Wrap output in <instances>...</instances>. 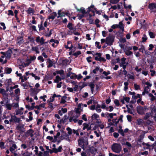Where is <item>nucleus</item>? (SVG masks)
<instances>
[{
    "label": "nucleus",
    "instance_id": "45",
    "mask_svg": "<svg viewBox=\"0 0 156 156\" xmlns=\"http://www.w3.org/2000/svg\"><path fill=\"white\" fill-rule=\"evenodd\" d=\"M119 0H110V2L112 4H116L119 2Z\"/></svg>",
    "mask_w": 156,
    "mask_h": 156
},
{
    "label": "nucleus",
    "instance_id": "41",
    "mask_svg": "<svg viewBox=\"0 0 156 156\" xmlns=\"http://www.w3.org/2000/svg\"><path fill=\"white\" fill-rule=\"evenodd\" d=\"M142 42H145L146 41V40H147V36L145 34H144L143 35V36L142 38Z\"/></svg>",
    "mask_w": 156,
    "mask_h": 156
},
{
    "label": "nucleus",
    "instance_id": "40",
    "mask_svg": "<svg viewBox=\"0 0 156 156\" xmlns=\"http://www.w3.org/2000/svg\"><path fill=\"white\" fill-rule=\"evenodd\" d=\"M149 35L151 38H153L155 37V35H154V33L152 32H149Z\"/></svg>",
    "mask_w": 156,
    "mask_h": 156
},
{
    "label": "nucleus",
    "instance_id": "33",
    "mask_svg": "<svg viewBox=\"0 0 156 156\" xmlns=\"http://www.w3.org/2000/svg\"><path fill=\"white\" fill-rule=\"evenodd\" d=\"M129 83L128 82H125L124 83L125 87H124V90L125 91H126L128 89V85Z\"/></svg>",
    "mask_w": 156,
    "mask_h": 156
},
{
    "label": "nucleus",
    "instance_id": "18",
    "mask_svg": "<svg viewBox=\"0 0 156 156\" xmlns=\"http://www.w3.org/2000/svg\"><path fill=\"white\" fill-rule=\"evenodd\" d=\"M124 52H125L126 55L127 56L131 55L133 54V52L129 50L125 49Z\"/></svg>",
    "mask_w": 156,
    "mask_h": 156
},
{
    "label": "nucleus",
    "instance_id": "43",
    "mask_svg": "<svg viewBox=\"0 0 156 156\" xmlns=\"http://www.w3.org/2000/svg\"><path fill=\"white\" fill-rule=\"evenodd\" d=\"M83 130H85L86 129H87L88 127L89 126L88 124L85 123H84L83 124Z\"/></svg>",
    "mask_w": 156,
    "mask_h": 156
},
{
    "label": "nucleus",
    "instance_id": "35",
    "mask_svg": "<svg viewBox=\"0 0 156 156\" xmlns=\"http://www.w3.org/2000/svg\"><path fill=\"white\" fill-rule=\"evenodd\" d=\"M118 133H119L122 136H125L124 132L122 129H119L118 130Z\"/></svg>",
    "mask_w": 156,
    "mask_h": 156
},
{
    "label": "nucleus",
    "instance_id": "22",
    "mask_svg": "<svg viewBox=\"0 0 156 156\" xmlns=\"http://www.w3.org/2000/svg\"><path fill=\"white\" fill-rule=\"evenodd\" d=\"M62 145L59 146L58 149L55 148L56 154L58 152H60L62 151Z\"/></svg>",
    "mask_w": 156,
    "mask_h": 156
},
{
    "label": "nucleus",
    "instance_id": "32",
    "mask_svg": "<svg viewBox=\"0 0 156 156\" xmlns=\"http://www.w3.org/2000/svg\"><path fill=\"white\" fill-rule=\"evenodd\" d=\"M123 0L124 1V8L125 9H127L128 8H129V9H131V5H129L128 6H126V4L125 2L126 0Z\"/></svg>",
    "mask_w": 156,
    "mask_h": 156
},
{
    "label": "nucleus",
    "instance_id": "55",
    "mask_svg": "<svg viewBox=\"0 0 156 156\" xmlns=\"http://www.w3.org/2000/svg\"><path fill=\"white\" fill-rule=\"evenodd\" d=\"M101 107L102 109H105L106 110H108V108L106 107L105 103L103 104L101 106Z\"/></svg>",
    "mask_w": 156,
    "mask_h": 156
},
{
    "label": "nucleus",
    "instance_id": "1",
    "mask_svg": "<svg viewBox=\"0 0 156 156\" xmlns=\"http://www.w3.org/2000/svg\"><path fill=\"white\" fill-rule=\"evenodd\" d=\"M112 149L113 151L118 153L121 150L122 147L119 144L115 143L112 146Z\"/></svg>",
    "mask_w": 156,
    "mask_h": 156
},
{
    "label": "nucleus",
    "instance_id": "61",
    "mask_svg": "<svg viewBox=\"0 0 156 156\" xmlns=\"http://www.w3.org/2000/svg\"><path fill=\"white\" fill-rule=\"evenodd\" d=\"M84 14H78L77 15V16L78 17V19L80 20L81 19H82V18H83L84 16Z\"/></svg>",
    "mask_w": 156,
    "mask_h": 156
},
{
    "label": "nucleus",
    "instance_id": "15",
    "mask_svg": "<svg viewBox=\"0 0 156 156\" xmlns=\"http://www.w3.org/2000/svg\"><path fill=\"white\" fill-rule=\"evenodd\" d=\"M53 76L51 74L49 75L48 76L46 75L45 76V79L46 80H51L53 78Z\"/></svg>",
    "mask_w": 156,
    "mask_h": 156
},
{
    "label": "nucleus",
    "instance_id": "19",
    "mask_svg": "<svg viewBox=\"0 0 156 156\" xmlns=\"http://www.w3.org/2000/svg\"><path fill=\"white\" fill-rule=\"evenodd\" d=\"M16 129L18 130H19L21 133H23L24 130H23V127L20 125H18L16 127Z\"/></svg>",
    "mask_w": 156,
    "mask_h": 156
},
{
    "label": "nucleus",
    "instance_id": "2",
    "mask_svg": "<svg viewBox=\"0 0 156 156\" xmlns=\"http://www.w3.org/2000/svg\"><path fill=\"white\" fill-rule=\"evenodd\" d=\"M93 56L95 55H98V56H95L94 57V59L96 61H99L100 62L103 61L105 62L106 61V59L103 57H101V54L100 53H96L94 54H93Z\"/></svg>",
    "mask_w": 156,
    "mask_h": 156
},
{
    "label": "nucleus",
    "instance_id": "21",
    "mask_svg": "<svg viewBox=\"0 0 156 156\" xmlns=\"http://www.w3.org/2000/svg\"><path fill=\"white\" fill-rule=\"evenodd\" d=\"M5 71L7 74H10L12 71V69L11 68L7 67L5 69Z\"/></svg>",
    "mask_w": 156,
    "mask_h": 156
},
{
    "label": "nucleus",
    "instance_id": "48",
    "mask_svg": "<svg viewBox=\"0 0 156 156\" xmlns=\"http://www.w3.org/2000/svg\"><path fill=\"white\" fill-rule=\"evenodd\" d=\"M150 117V115L149 113H147L144 118L145 120H148V118Z\"/></svg>",
    "mask_w": 156,
    "mask_h": 156
},
{
    "label": "nucleus",
    "instance_id": "12",
    "mask_svg": "<svg viewBox=\"0 0 156 156\" xmlns=\"http://www.w3.org/2000/svg\"><path fill=\"white\" fill-rule=\"evenodd\" d=\"M17 148V146L15 144H12V146L9 147V150L12 153H13L15 149Z\"/></svg>",
    "mask_w": 156,
    "mask_h": 156
},
{
    "label": "nucleus",
    "instance_id": "27",
    "mask_svg": "<svg viewBox=\"0 0 156 156\" xmlns=\"http://www.w3.org/2000/svg\"><path fill=\"white\" fill-rule=\"evenodd\" d=\"M34 131L32 129H30L28 130L26 132V134L27 136H29V135L31 133H33Z\"/></svg>",
    "mask_w": 156,
    "mask_h": 156
},
{
    "label": "nucleus",
    "instance_id": "39",
    "mask_svg": "<svg viewBox=\"0 0 156 156\" xmlns=\"http://www.w3.org/2000/svg\"><path fill=\"white\" fill-rule=\"evenodd\" d=\"M66 129L68 131V133L69 135H71L72 134V130L70 127H68Z\"/></svg>",
    "mask_w": 156,
    "mask_h": 156
},
{
    "label": "nucleus",
    "instance_id": "44",
    "mask_svg": "<svg viewBox=\"0 0 156 156\" xmlns=\"http://www.w3.org/2000/svg\"><path fill=\"white\" fill-rule=\"evenodd\" d=\"M23 37H21V40H18V41L17 42V44H18L19 45H20L23 43Z\"/></svg>",
    "mask_w": 156,
    "mask_h": 156
},
{
    "label": "nucleus",
    "instance_id": "51",
    "mask_svg": "<svg viewBox=\"0 0 156 156\" xmlns=\"http://www.w3.org/2000/svg\"><path fill=\"white\" fill-rule=\"evenodd\" d=\"M38 27L39 28V30L40 31L44 30L45 29L44 27H43V25L42 24L38 25Z\"/></svg>",
    "mask_w": 156,
    "mask_h": 156
},
{
    "label": "nucleus",
    "instance_id": "5",
    "mask_svg": "<svg viewBox=\"0 0 156 156\" xmlns=\"http://www.w3.org/2000/svg\"><path fill=\"white\" fill-rule=\"evenodd\" d=\"M147 108L146 106H144V108L141 106H137V111L139 114L143 115L144 114V111Z\"/></svg>",
    "mask_w": 156,
    "mask_h": 156
},
{
    "label": "nucleus",
    "instance_id": "13",
    "mask_svg": "<svg viewBox=\"0 0 156 156\" xmlns=\"http://www.w3.org/2000/svg\"><path fill=\"white\" fill-rule=\"evenodd\" d=\"M12 53V51L11 49H9L6 52V57H8L9 58L11 57V54Z\"/></svg>",
    "mask_w": 156,
    "mask_h": 156
},
{
    "label": "nucleus",
    "instance_id": "56",
    "mask_svg": "<svg viewBox=\"0 0 156 156\" xmlns=\"http://www.w3.org/2000/svg\"><path fill=\"white\" fill-rule=\"evenodd\" d=\"M138 124L139 125H141L143 122V120L142 119H139L137 120Z\"/></svg>",
    "mask_w": 156,
    "mask_h": 156
},
{
    "label": "nucleus",
    "instance_id": "49",
    "mask_svg": "<svg viewBox=\"0 0 156 156\" xmlns=\"http://www.w3.org/2000/svg\"><path fill=\"white\" fill-rule=\"evenodd\" d=\"M87 86V84L86 83L84 82L83 83L82 85H80L79 87L80 89H81L82 88H83L84 87L86 86Z\"/></svg>",
    "mask_w": 156,
    "mask_h": 156
},
{
    "label": "nucleus",
    "instance_id": "47",
    "mask_svg": "<svg viewBox=\"0 0 156 156\" xmlns=\"http://www.w3.org/2000/svg\"><path fill=\"white\" fill-rule=\"evenodd\" d=\"M95 44L96 45V47L98 49H100L101 48V45H99L100 42L98 41H96L95 43Z\"/></svg>",
    "mask_w": 156,
    "mask_h": 156
},
{
    "label": "nucleus",
    "instance_id": "30",
    "mask_svg": "<svg viewBox=\"0 0 156 156\" xmlns=\"http://www.w3.org/2000/svg\"><path fill=\"white\" fill-rule=\"evenodd\" d=\"M81 54V51H77L76 52H75L73 54V55L77 57L78 56Z\"/></svg>",
    "mask_w": 156,
    "mask_h": 156
},
{
    "label": "nucleus",
    "instance_id": "31",
    "mask_svg": "<svg viewBox=\"0 0 156 156\" xmlns=\"http://www.w3.org/2000/svg\"><path fill=\"white\" fill-rule=\"evenodd\" d=\"M73 24L71 23H69L67 25V27L69 28V30H72L73 29Z\"/></svg>",
    "mask_w": 156,
    "mask_h": 156
},
{
    "label": "nucleus",
    "instance_id": "28",
    "mask_svg": "<svg viewBox=\"0 0 156 156\" xmlns=\"http://www.w3.org/2000/svg\"><path fill=\"white\" fill-rule=\"evenodd\" d=\"M56 72L57 74H60L61 75H64V71L63 70H57L56 71Z\"/></svg>",
    "mask_w": 156,
    "mask_h": 156
},
{
    "label": "nucleus",
    "instance_id": "46",
    "mask_svg": "<svg viewBox=\"0 0 156 156\" xmlns=\"http://www.w3.org/2000/svg\"><path fill=\"white\" fill-rule=\"evenodd\" d=\"M123 116V115H121L119 117V118L118 119V120L117 121L116 123H118L119 121H120L121 122H122V118Z\"/></svg>",
    "mask_w": 156,
    "mask_h": 156
},
{
    "label": "nucleus",
    "instance_id": "34",
    "mask_svg": "<svg viewBox=\"0 0 156 156\" xmlns=\"http://www.w3.org/2000/svg\"><path fill=\"white\" fill-rule=\"evenodd\" d=\"M33 51H36V53H39V52L38 50V48L37 47H33L32 48Z\"/></svg>",
    "mask_w": 156,
    "mask_h": 156
},
{
    "label": "nucleus",
    "instance_id": "25",
    "mask_svg": "<svg viewBox=\"0 0 156 156\" xmlns=\"http://www.w3.org/2000/svg\"><path fill=\"white\" fill-rule=\"evenodd\" d=\"M97 149L95 148L93 146H92V149L90 152L92 154H95L97 151Z\"/></svg>",
    "mask_w": 156,
    "mask_h": 156
},
{
    "label": "nucleus",
    "instance_id": "8",
    "mask_svg": "<svg viewBox=\"0 0 156 156\" xmlns=\"http://www.w3.org/2000/svg\"><path fill=\"white\" fill-rule=\"evenodd\" d=\"M148 8L152 10L154 9H156V3H150L148 5Z\"/></svg>",
    "mask_w": 156,
    "mask_h": 156
},
{
    "label": "nucleus",
    "instance_id": "37",
    "mask_svg": "<svg viewBox=\"0 0 156 156\" xmlns=\"http://www.w3.org/2000/svg\"><path fill=\"white\" fill-rule=\"evenodd\" d=\"M140 94H136V96L135 95H133L132 96V98L133 99H137V98H140Z\"/></svg>",
    "mask_w": 156,
    "mask_h": 156
},
{
    "label": "nucleus",
    "instance_id": "60",
    "mask_svg": "<svg viewBox=\"0 0 156 156\" xmlns=\"http://www.w3.org/2000/svg\"><path fill=\"white\" fill-rule=\"evenodd\" d=\"M99 68L98 67H96L95 69L93 70V72L94 74L96 73V71H98L99 70Z\"/></svg>",
    "mask_w": 156,
    "mask_h": 156
},
{
    "label": "nucleus",
    "instance_id": "57",
    "mask_svg": "<svg viewBox=\"0 0 156 156\" xmlns=\"http://www.w3.org/2000/svg\"><path fill=\"white\" fill-rule=\"evenodd\" d=\"M72 75L70 76V78L71 79H76L77 78V75L74 73V74H72Z\"/></svg>",
    "mask_w": 156,
    "mask_h": 156
},
{
    "label": "nucleus",
    "instance_id": "16",
    "mask_svg": "<svg viewBox=\"0 0 156 156\" xmlns=\"http://www.w3.org/2000/svg\"><path fill=\"white\" fill-rule=\"evenodd\" d=\"M48 61L47 62L48 63V65H47V67L48 68H50L53 66V62L50 58H48Z\"/></svg>",
    "mask_w": 156,
    "mask_h": 156
},
{
    "label": "nucleus",
    "instance_id": "36",
    "mask_svg": "<svg viewBox=\"0 0 156 156\" xmlns=\"http://www.w3.org/2000/svg\"><path fill=\"white\" fill-rule=\"evenodd\" d=\"M117 120V118L115 119H113L112 120V121L114 123V126L115 127L117 126V124L118 123H116L117 121H116V120Z\"/></svg>",
    "mask_w": 156,
    "mask_h": 156
},
{
    "label": "nucleus",
    "instance_id": "54",
    "mask_svg": "<svg viewBox=\"0 0 156 156\" xmlns=\"http://www.w3.org/2000/svg\"><path fill=\"white\" fill-rule=\"evenodd\" d=\"M150 72L151 73V76H154V75L155 74L156 72L154 70L152 69H150Z\"/></svg>",
    "mask_w": 156,
    "mask_h": 156
},
{
    "label": "nucleus",
    "instance_id": "7",
    "mask_svg": "<svg viewBox=\"0 0 156 156\" xmlns=\"http://www.w3.org/2000/svg\"><path fill=\"white\" fill-rule=\"evenodd\" d=\"M20 119L17 118L15 115H11V119L9 120L10 122H14L19 123L21 121Z\"/></svg>",
    "mask_w": 156,
    "mask_h": 156
},
{
    "label": "nucleus",
    "instance_id": "17",
    "mask_svg": "<svg viewBox=\"0 0 156 156\" xmlns=\"http://www.w3.org/2000/svg\"><path fill=\"white\" fill-rule=\"evenodd\" d=\"M28 14H30L31 13L34 14V10L31 8L29 7L26 11Z\"/></svg>",
    "mask_w": 156,
    "mask_h": 156
},
{
    "label": "nucleus",
    "instance_id": "59",
    "mask_svg": "<svg viewBox=\"0 0 156 156\" xmlns=\"http://www.w3.org/2000/svg\"><path fill=\"white\" fill-rule=\"evenodd\" d=\"M129 122H131L132 120V117L131 115H128L126 116Z\"/></svg>",
    "mask_w": 156,
    "mask_h": 156
},
{
    "label": "nucleus",
    "instance_id": "58",
    "mask_svg": "<svg viewBox=\"0 0 156 156\" xmlns=\"http://www.w3.org/2000/svg\"><path fill=\"white\" fill-rule=\"evenodd\" d=\"M107 114L108 115V116L110 118V119H112L113 118V115L112 113H109L107 112L105 113V115H107Z\"/></svg>",
    "mask_w": 156,
    "mask_h": 156
},
{
    "label": "nucleus",
    "instance_id": "29",
    "mask_svg": "<svg viewBox=\"0 0 156 156\" xmlns=\"http://www.w3.org/2000/svg\"><path fill=\"white\" fill-rule=\"evenodd\" d=\"M142 144L144 145V147H146L145 148L147 149H149L150 147V145L148 143H146L144 142L142 143Z\"/></svg>",
    "mask_w": 156,
    "mask_h": 156
},
{
    "label": "nucleus",
    "instance_id": "6",
    "mask_svg": "<svg viewBox=\"0 0 156 156\" xmlns=\"http://www.w3.org/2000/svg\"><path fill=\"white\" fill-rule=\"evenodd\" d=\"M114 41V38L111 36H109L106 38L105 43L108 45H112Z\"/></svg>",
    "mask_w": 156,
    "mask_h": 156
},
{
    "label": "nucleus",
    "instance_id": "52",
    "mask_svg": "<svg viewBox=\"0 0 156 156\" xmlns=\"http://www.w3.org/2000/svg\"><path fill=\"white\" fill-rule=\"evenodd\" d=\"M126 58H125L124 57L122 58H121V63H122V64L123 65V64H125L126 63Z\"/></svg>",
    "mask_w": 156,
    "mask_h": 156
},
{
    "label": "nucleus",
    "instance_id": "50",
    "mask_svg": "<svg viewBox=\"0 0 156 156\" xmlns=\"http://www.w3.org/2000/svg\"><path fill=\"white\" fill-rule=\"evenodd\" d=\"M37 59L38 60L41 61L42 62H43L44 60L42 56L41 55L39 56L38 57Z\"/></svg>",
    "mask_w": 156,
    "mask_h": 156
},
{
    "label": "nucleus",
    "instance_id": "42",
    "mask_svg": "<svg viewBox=\"0 0 156 156\" xmlns=\"http://www.w3.org/2000/svg\"><path fill=\"white\" fill-rule=\"evenodd\" d=\"M0 147L1 149H3L5 148V143L3 142H0Z\"/></svg>",
    "mask_w": 156,
    "mask_h": 156
},
{
    "label": "nucleus",
    "instance_id": "4",
    "mask_svg": "<svg viewBox=\"0 0 156 156\" xmlns=\"http://www.w3.org/2000/svg\"><path fill=\"white\" fill-rule=\"evenodd\" d=\"M78 145L82 149H84V143H85L86 145L88 144V142L87 141L86 142H85V140L83 137L78 139Z\"/></svg>",
    "mask_w": 156,
    "mask_h": 156
},
{
    "label": "nucleus",
    "instance_id": "9",
    "mask_svg": "<svg viewBox=\"0 0 156 156\" xmlns=\"http://www.w3.org/2000/svg\"><path fill=\"white\" fill-rule=\"evenodd\" d=\"M30 90L31 92L30 94L31 96L36 95L38 92V91H37V89L35 88H31L30 89Z\"/></svg>",
    "mask_w": 156,
    "mask_h": 156
},
{
    "label": "nucleus",
    "instance_id": "38",
    "mask_svg": "<svg viewBox=\"0 0 156 156\" xmlns=\"http://www.w3.org/2000/svg\"><path fill=\"white\" fill-rule=\"evenodd\" d=\"M6 107L7 108V109L9 110H10L11 109V108L12 107V105L11 104H7L5 105Z\"/></svg>",
    "mask_w": 156,
    "mask_h": 156
},
{
    "label": "nucleus",
    "instance_id": "63",
    "mask_svg": "<svg viewBox=\"0 0 156 156\" xmlns=\"http://www.w3.org/2000/svg\"><path fill=\"white\" fill-rule=\"evenodd\" d=\"M48 108H50L51 109H53V104L51 103H49L48 104Z\"/></svg>",
    "mask_w": 156,
    "mask_h": 156
},
{
    "label": "nucleus",
    "instance_id": "23",
    "mask_svg": "<svg viewBox=\"0 0 156 156\" xmlns=\"http://www.w3.org/2000/svg\"><path fill=\"white\" fill-rule=\"evenodd\" d=\"M62 80V78L58 75L56 76L55 79V82L57 83H59V81Z\"/></svg>",
    "mask_w": 156,
    "mask_h": 156
},
{
    "label": "nucleus",
    "instance_id": "10",
    "mask_svg": "<svg viewBox=\"0 0 156 156\" xmlns=\"http://www.w3.org/2000/svg\"><path fill=\"white\" fill-rule=\"evenodd\" d=\"M57 16V14L56 12H54L50 14V15L48 17V19H52L53 20Z\"/></svg>",
    "mask_w": 156,
    "mask_h": 156
},
{
    "label": "nucleus",
    "instance_id": "26",
    "mask_svg": "<svg viewBox=\"0 0 156 156\" xmlns=\"http://www.w3.org/2000/svg\"><path fill=\"white\" fill-rule=\"evenodd\" d=\"M99 115L96 113H94L91 116V119H97V118H99Z\"/></svg>",
    "mask_w": 156,
    "mask_h": 156
},
{
    "label": "nucleus",
    "instance_id": "20",
    "mask_svg": "<svg viewBox=\"0 0 156 156\" xmlns=\"http://www.w3.org/2000/svg\"><path fill=\"white\" fill-rule=\"evenodd\" d=\"M118 26L119 28L122 31H124V26L123 25V23L122 21H121L119 22Z\"/></svg>",
    "mask_w": 156,
    "mask_h": 156
},
{
    "label": "nucleus",
    "instance_id": "62",
    "mask_svg": "<svg viewBox=\"0 0 156 156\" xmlns=\"http://www.w3.org/2000/svg\"><path fill=\"white\" fill-rule=\"evenodd\" d=\"M111 28L113 29H115L116 28H118L119 26L118 24H114L111 26Z\"/></svg>",
    "mask_w": 156,
    "mask_h": 156
},
{
    "label": "nucleus",
    "instance_id": "64",
    "mask_svg": "<svg viewBox=\"0 0 156 156\" xmlns=\"http://www.w3.org/2000/svg\"><path fill=\"white\" fill-rule=\"evenodd\" d=\"M120 41L121 43H124L126 42V39L125 38H122L120 40Z\"/></svg>",
    "mask_w": 156,
    "mask_h": 156
},
{
    "label": "nucleus",
    "instance_id": "53",
    "mask_svg": "<svg viewBox=\"0 0 156 156\" xmlns=\"http://www.w3.org/2000/svg\"><path fill=\"white\" fill-rule=\"evenodd\" d=\"M114 103L115 104V105L116 106H119L120 105L119 101L118 100H115L114 101Z\"/></svg>",
    "mask_w": 156,
    "mask_h": 156
},
{
    "label": "nucleus",
    "instance_id": "11",
    "mask_svg": "<svg viewBox=\"0 0 156 156\" xmlns=\"http://www.w3.org/2000/svg\"><path fill=\"white\" fill-rule=\"evenodd\" d=\"M62 10H59L58 11V16H57L58 18H59L60 17H62V16H65L66 15V12H61Z\"/></svg>",
    "mask_w": 156,
    "mask_h": 156
},
{
    "label": "nucleus",
    "instance_id": "14",
    "mask_svg": "<svg viewBox=\"0 0 156 156\" xmlns=\"http://www.w3.org/2000/svg\"><path fill=\"white\" fill-rule=\"evenodd\" d=\"M69 61V60L67 59H66L64 60H62V62L61 63H60L61 64H62V65L63 66H66L67 65Z\"/></svg>",
    "mask_w": 156,
    "mask_h": 156
},
{
    "label": "nucleus",
    "instance_id": "3",
    "mask_svg": "<svg viewBox=\"0 0 156 156\" xmlns=\"http://www.w3.org/2000/svg\"><path fill=\"white\" fill-rule=\"evenodd\" d=\"M94 5H91V6H90V7H89L87 9V11L86 12L85 10L84 9V8L83 7H81L80 8V9H77V11H79L80 12H81L82 13V14H85L87 13H89L90 12V8H94Z\"/></svg>",
    "mask_w": 156,
    "mask_h": 156
},
{
    "label": "nucleus",
    "instance_id": "24",
    "mask_svg": "<svg viewBox=\"0 0 156 156\" xmlns=\"http://www.w3.org/2000/svg\"><path fill=\"white\" fill-rule=\"evenodd\" d=\"M89 86L90 87V90L92 94H93L94 91V83H91L89 84Z\"/></svg>",
    "mask_w": 156,
    "mask_h": 156
}]
</instances>
